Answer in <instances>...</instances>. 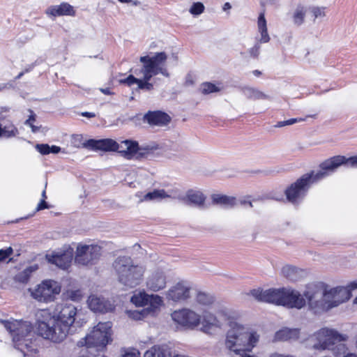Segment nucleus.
<instances>
[{
  "label": "nucleus",
  "instance_id": "f257e3e1",
  "mask_svg": "<svg viewBox=\"0 0 357 357\" xmlns=\"http://www.w3.org/2000/svg\"><path fill=\"white\" fill-rule=\"evenodd\" d=\"M341 165L357 168V155L347 158L335 155L320 163L318 170L303 174L284 190L286 198L293 204H300L305 197L311 185L333 174Z\"/></svg>",
  "mask_w": 357,
  "mask_h": 357
},
{
  "label": "nucleus",
  "instance_id": "f03ea898",
  "mask_svg": "<svg viewBox=\"0 0 357 357\" xmlns=\"http://www.w3.org/2000/svg\"><path fill=\"white\" fill-rule=\"evenodd\" d=\"M77 307L71 303L57 304L52 317L47 321L38 320L36 331L39 335L53 342L63 341L75 323Z\"/></svg>",
  "mask_w": 357,
  "mask_h": 357
},
{
  "label": "nucleus",
  "instance_id": "7ed1b4c3",
  "mask_svg": "<svg viewBox=\"0 0 357 357\" xmlns=\"http://www.w3.org/2000/svg\"><path fill=\"white\" fill-rule=\"evenodd\" d=\"M351 290L349 284L346 287H336L324 291L320 289H310L305 291L310 307L314 313L328 311L347 301L351 297Z\"/></svg>",
  "mask_w": 357,
  "mask_h": 357
},
{
  "label": "nucleus",
  "instance_id": "20e7f679",
  "mask_svg": "<svg viewBox=\"0 0 357 357\" xmlns=\"http://www.w3.org/2000/svg\"><path fill=\"white\" fill-rule=\"evenodd\" d=\"M167 59V55L165 52H157L153 56H143L139 58V61L142 63L141 69L137 72L135 71L137 75H142V79H139L137 88L139 89L151 91L153 89V84L150 83V79L158 74H161L166 77H169L167 69L164 66Z\"/></svg>",
  "mask_w": 357,
  "mask_h": 357
},
{
  "label": "nucleus",
  "instance_id": "39448f33",
  "mask_svg": "<svg viewBox=\"0 0 357 357\" xmlns=\"http://www.w3.org/2000/svg\"><path fill=\"white\" fill-rule=\"evenodd\" d=\"M113 268L119 282L128 288H134L143 280L146 268L135 264L130 257L119 256L113 262Z\"/></svg>",
  "mask_w": 357,
  "mask_h": 357
},
{
  "label": "nucleus",
  "instance_id": "423d86ee",
  "mask_svg": "<svg viewBox=\"0 0 357 357\" xmlns=\"http://www.w3.org/2000/svg\"><path fill=\"white\" fill-rule=\"evenodd\" d=\"M317 343L313 348L317 350L331 349L337 356L341 353L344 354L346 347L342 342L345 338L337 331L328 328H323L314 333Z\"/></svg>",
  "mask_w": 357,
  "mask_h": 357
},
{
  "label": "nucleus",
  "instance_id": "0eeeda50",
  "mask_svg": "<svg viewBox=\"0 0 357 357\" xmlns=\"http://www.w3.org/2000/svg\"><path fill=\"white\" fill-rule=\"evenodd\" d=\"M4 326L11 333L15 347L20 350L26 357V353L21 347L24 345L27 351L31 350L27 343L30 340L29 337L32 335L33 328L31 324L17 320L6 321L4 323Z\"/></svg>",
  "mask_w": 357,
  "mask_h": 357
},
{
  "label": "nucleus",
  "instance_id": "6e6552de",
  "mask_svg": "<svg viewBox=\"0 0 357 357\" xmlns=\"http://www.w3.org/2000/svg\"><path fill=\"white\" fill-rule=\"evenodd\" d=\"M171 317L177 328L185 330H195L200 325L202 319L199 314L188 308L175 310Z\"/></svg>",
  "mask_w": 357,
  "mask_h": 357
},
{
  "label": "nucleus",
  "instance_id": "1a4fd4ad",
  "mask_svg": "<svg viewBox=\"0 0 357 357\" xmlns=\"http://www.w3.org/2000/svg\"><path fill=\"white\" fill-rule=\"evenodd\" d=\"M31 291V296L36 301L43 303H49L54 299V296L61 291V287L54 280H45L37 285Z\"/></svg>",
  "mask_w": 357,
  "mask_h": 357
},
{
  "label": "nucleus",
  "instance_id": "9d476101",
  "mask_svg": "<svg viewBox=\"0 0 357 357\" xmlns=\"http://www.w3.org/2000/svg\"><path fill=\"white\" fill-rule=\"evenodd\" d=\"M126 149H121V154L126 159L147 158L158 149V145L146 144L139 146L136 141L126 139L123 141Z\"/></svg>",
  "mask_w": 357,
  "mask_h": 357
},
{
  "label": "nucleus",
  "instance_id": "9b49d317",
  "mask_svg": "<svg viewBox=\"0 0 357 357\" xmlns=\"http://www.w3.org/2000/svg\"><path fill=\"white\" fill-rule=\"evenodd\" d=\"M101 248L96 245H81L77 247L75 261L81 265L93 264L100 255Z\"/></svg>",
  "mask_w": 357,
  "mask_h": 357
},
{
  "label": "nucleus",
  "instance_id": "f8f14e48",
  "mask_svg": "<svg viewBox=\"0 0 357 357\" xmlns=\"http://www.w3.org/2000/svg\"><path fill=\"white\" fill-rule=\"evenodd\" d=\"M250 295L257 301L282 305L283 288L263 290L260 288L252 289Z\"/></svg>",
  "mask_w": 357,
  "mask_h": 357
},
{
  "label": "nucleus",
  "instance_id": "ddd939ff",
  "mask_svg": "<svg viewBox=\"0 0 357 357\" xmlns=\"http://www.w3.org/2000/svg\"><path fill=\"white\" fill-rule=\"evenodd\" d=\"M85 148L91 150H100L104 151H118L121 153V149H126L123 141L121 144H118L115 140L112 139H89L84 144Z\"/></svg>",
  "mask_w": 357,
  "mask_h": 357
},
{
  "label": "nucleus",
  "instance_id": "4468645a",
  "mask_svg": "<svg viewBox=\"0 0 357 357\" xmlns=\"http://www.w3.org/2000/svg\"><path fill=\"white\" fill-rule=\"evenodd\" d=\"M305 294L301 295L299 291L290 289L283 288L282 305L289 308L301 309L306 304Z\"/></svg>",
  "mask_w": 357,
  "mask_h": 357
},
{
  "label": "nucleus",
  "instance_id": "2eb2a0df",
  "mask_svg": "<svg viewBox=\"0 0 357 357\" xmlns=\"http://www.w3.org/2000/svg\"><path fill=\"white\" fill-rule=\"evenodd\" d=\"M46 257L50 263L55 264L61 269L66 270L71 264L73 257V250L68 248L63 252L47 255Z\"/></svg>",
  "mask_w": 357,
  "mask_h": 357
},
{
  "label": "nucleus",
  "instance_id": "dca6fc26",
  "mask_svg": "<svg viewBox=\"0 0 357 357\" xmlns=\"http://www.w3.org/2000/svg\"><path fill=\"white\" fill-rule=\"evenodd\" d=\"M167 276L165 272L160 268L154 270L146 281L147 288L153 291H158L166 287Z\"/></svg>",
  "mask_w": 357,
  "mask_h": 357
},
{
  "label": "nucleus",
  "instance_id": "f3484780",
  "mask_svg": "<svg viewBox=\"0 0 357 357\" xmlns=\"http://www.w3.org/2000/svg\"><path fill=\"white\" fill-rule=\"evenodd\" d=\"M87 304L92 311L101 313L109 312L114 309V304L109 301L106 300L103 297H98L95 295H91L89 297Z\"/></svg>",
  "mask_w": 357,
  "mask_h": 357
},
{
  "label": "nucleus",
  "instance_id": "a211bd4d",
  "mask_svg": "<svg viewBox=\"0 0 357 357\" xmlns=\"http://www.w3.org/2000/svg\"><path fill=\"white\" fill-rule=\"evenodd\" d=\"M144 122L151 126H164L171 121L170 116L162 111H149L143 117Z\"/></svg>",
  "mask_w": 357,
  "mask_h": 357
},
{
  "label": "nucleus",
  "instance_id": "6ab92c4d",
  "mask_svg": "<svg viewBox=\"0 0 357 357\" xmlns=\"http://www.w3.org/2000/svg\"><path fill=\"white\" fill-rule=\"evenodd\" d=\"M190 288L184 282H178L167 293V298L174 301L186 300L190 296Z\"/></svg>",
  "mask_w": 357,
  "mask_h": 357
},
{
  "label": "nucleus",
  "instance_id": "aec40b11",
  "mask_svg": "<svg viewBox=\"0 0 357 357\" xmlns=\"http://www.w3.org/2000/svg\"><path fill=\"white\" fill-rule=\"evenodd\" d=\"M46 13L53 17L58 16H75V10L74 8L68 3H61L59 5L52 6L49 7Z\"/></svg>",
  "mask_w": 357,
  "mask_h": 357
},
{
  "label": "nucleus",
  "instance_id": "412c9836",
  "mask_svg": "<svg viewBox=\"0 0 357 357\" xmlns=\"http://www.w3.org/2000/svg\"><path fill=\"white\" fill-rule=\"evenodd\" d=\"M201 331L205 333H212L215 328H221L222 321L213 314H205L203 317Z\"/></svg>",
  "mask_w": 357,
  "mask_h": 357
},
{
  "label": "nucleus",
  "instance_id": "4be33fe9",
  "mask_svg": "<svg viewBox=\"0 0 357 357\" xmlns=\"http://www.w3.org/2000/svg\"><path fill=\"white\" fill-rule=\"evenodd\" d=\"M299 334L300 330L298 328H283L275 333L274 340L275 341L297 340Z\"/></svg>",
  "mask_w": 357,
  "mask_h": 357
},
{
  "label": "nucleus",
  "instance_id": "5701e85b",
  "mask_svg": "<svg viewBox=\"0 0 357 357\" xmlns=\"http://www.w3.org/2000/svg\"><path fill=\"white\" fill-rule=\"evenodd\" d=\"M144 357H172L171 349L167 345H155L144 353Z\"/></svg>",
  "mask_w": 357,
  "mask_h": 357
},
{
  "label": "nucleus",
  "instance_id": "b1692460",
  "mask_svg": "<svg viewBox=\"0 0 357 357\" xmlns=\"http://www.w3.org/2000/svg\"><path fill=\"white\" fill-rule=\"evenodd\" d=\"M212 201L213 204L226 208H232L238 205L237 199L231 196L213 195Z\"/></svg>",
  "mask_w": 357,
  "mask_h": 357
},
{
  "label": "nucleus",
  "instance_id": "393cba45",
  "mask_svg": "<svg viewBox=\"0 0 357 357\" xmlns=\"http://www.w3.org/2000/svg\"><path fill=\"white\" fill-rule=\"evenodd\" d=\"M206 197L200 191L189 190L186 195V203L192 204L198 208H202L204 204Z\"/></svg>",
  "mask_w": 357,
  "mask_h": 357
},
{
  "label": "nucleus",
  "instance_id": "a878e982",
  "mask_svg": "<svg viewBox=\"0 0 357 357\" xmlns=\"http://www.w3.org/2000/svg\"><path fill=\"white\" fill-rule=\"evenodd\" d=\"M257 27L258 31L261 34V38H259V43H266L270 40V36L268 33L267 30V23L265 19V15L264 13H261L258 17L257 20Z\"/></svg>",
  "mask_w": 357,
  "mask_h": 357
},
{
  "label": "nucleus",
  "instance_id": "bb28decb",
  "mask_svg": "<svg viewBox=\"0 0 357 357\" xmlns=\"http://www.w3.org/2000/svg\"><path fill=\"white\" fill-rule=\"evenodd\" d=\"M162 304V300L160 296L158 295H149L147 301L146 307L145 310H148V314L151 316H154Z\"/></svg>",
  "mask_w": 357,
  "mask_h": 357
},
{
  "label": "nucleus",
  "instance_id": "cd10ccee",
  "mask_svg": "<svg viewBox=\"0 0 357 357\" xmlns=\"http://www.w3.org/2000/svg\"><path fill=\"white\" fill-rule=\"evenodd\" d=\"M38 266L37 264L29 266L22 271L15 275L14 277V280L16 282H19L20 284H26L30 279L31 275L36 270H38Z\"/></svg>",
  "mask_w": 357,
  "mask_h": 357
},
{
  "label": "nucleus",
  "instance_id": "c85d7f7f",
  "mask_svg": "<svg viewBox=\"0 0 357 357\" xmlns=\"http://www.w3.org/2000/svg\"><path fill=\"white\" fill-rule=\"evenodd\" d=\"M218 315L224 321H228L230 328L231 322H236L235 320L238 317L236 311L228 307H221L218 311Z\"/></svg>",
  "mask_w": 357,
  "mask_h": 357
},
{
  "label": "nucleus",
  "instance_id": "c756f323",
  "mask_svg": "<svg viewBox=\"0 0 357 357\" xmlns=\"http://www.w3.org/2000/svg\"><path fill=\"white\" fill-rule=\"evenodd\" d=\"M243 95L252 100L268 99L269 96L262 91L252 87H245L243 89Z\"/></svg>",
  "mask_w": 357,
  "mask_h": 357
},
{
  "label": "nucleus",
  "instance_id": "7c9ffc66",
  "mask_svg": "<svg viewBox=\"0 0 357 357\" xmlns=\"http://www.w3.org/2000/svg\"><path fill=\"white\" fill-rule=\"evenodd\" d=\"M167 197H170V195H169L165 190H154L153 191L147 192L146 195H144L142 199V201L148 202L153 200H160Z\"/></svg>",
  "mask_w": 357,
  "mask_h": 357
},
{
  "label": "nucleus",
  "instance_id": "2f4dec72",
  "mask_svg": "<svg viewBox=\"0 0 357 357\" xmlns=\"http://www.w3.org/2000/svg\"><path fill=\"white\" fill-rule=\"evenodd\" d=\"M2 135L6 138H10L17 136L19 133L17 128L11 122H8L5 125L1 124Z\"/></svg>",
  "mask_w": 357,
  "mask_h": 357
},
{
  "label": "nucleus",
  "instance_id": "473e14b6",
  "mask_svg": "<svg viewBox=\"0 0 357 357\" xmlns=\"http://www.w3.org/2000/svg\"><path fill=\"white\" fill-rule=\"evenodd\" d=\"M149 295L144 291H140L135 294L130 298V301L136 306H145L147 305V301Z\"/></svg>",
  "mask_w": 357,
  "mask_h": 357
},
{
  "label": "nucleus",
  "instance_id": "72a5a7b5",
  "mask_svg": "<svg viewBox=\"0 0 357 357\" xmlns=\"http://www.w3.org/2000/svg\"><path fill=\"white\" fill-rule=\"evenodd\" d=\"M305 13L306 10L303 6H297L293 15L294 23L298 26L301 25L304 22Z\"/></svg>",
  "mask_w": 357,
  "mask_h": 357
},
{
  "label": "nucleus",
  "instance_id": "f704fd0d",
  "mask_svg": "<svg viewBox=\"0 0 357 357\" xmlns=\"http://www.w3.org/2000/svg\"><path fill=\"white\" fill-rule=\"evenodd\" d=\"M196 301L199 304L202 305L208 306L213 303L214 298L212 296L208 294L199 292L197 294Z\"/></svg>",
  "mask_w": 357,
  "mask_h": 357
},
{
  "label": "nucleus",
  "instance_id": "c9c22d12",
  "mask_svg": "<svg viewBox=\"0 0 357 357\" xmlns=\"http://www.w3.org/2000/svg\"><path fill=\"white\" fill-rule=\"evenodd\" d=\"M148 310L143 308L142 310H128V317L135 320H141L149 316Z\"/></svg>",
  "mask_w": 357,
  "mask_h": 357
},
{
  "label": "nucleus",
  "instance_id": "e433bc0d",
  "mask_svg": "<svg viewBox=\"0 0 357 357\" xmlns=\"http://www.w3.org/2000/svg\"><path fill=\"white\" fill-rule=\"evenodd\" d=\"M220 91V89L218 86L211 82H205L202 85V92L204 94H209Z\"/></svg>",
  "mask_w": 357,
  "mask_h": 357
},
{
  "label": "nucleus",
  "instance_id": "4c0bfd02",
  "mask_svg": "<svg viewBox=\"0 0 357 357\" xmlns=\"http://www.w3.org/2000/svg\"><path fill=\"white\" fill-rule=\"evenodd\" d=\"M66 296L73 301H79L83 298V293L81 289L68 290L66 291Z\"/></svg>",
  "mask_w": 357,
  "mask_h": 357
},
{
  "label": "nucleus",
  "instance_id": "58836bf2",
  "mask_svg": "<svg viewBox=\"0 0 357 357\" xmlns=\"http://www.w3.org/2000/svg\"><path fill=\"white\" fill-rule=\"evenodd\" d=\"M282 273L283 275L290 280H294V273L296 271V268L291 266H286L282 268Z\"/></svg>",
  "mask_w": 357,
  "mask_h": 357
},
{
  "label": "nucleus",
  "instance_id": "ea45409f",
  "mask_svg": "<svg viewBox=\"0 0 357 357\" xmlns=\"http://www.w3.org/2000/svg\"><path fill=\"white\" fill-rule=\"evenodd\" d=\"M204 10V6L201 2L193 3L190 8V13L193 15H199Z\"/></svg>",
  "mask_w": 357,
  "mask_h": 357
},
{
  "label": "nucleus",
  "instance_id": "a19ab883",
  "mask_svg": "<svg viewBox=\"0 0 357 357\" xmlns=\"http://www.w3.org/2000/svg\"><path fill=\"white\" fill-rule=\"evenodd\" d=\"M310 11L314 18H322L326 15L324 8L312 7Z\"/></svg>",
  "mask_w": 357,
  "mask_h": 357
},
{
  "label": "nucleus",
  "instance_id": "79ce46f5",
  "mask_svg": "<svg viewBox=\"0 0 357 357\" xmlns=\"http://www.w3.org/2000/svg\"><path fill=\"white\" fill-rule=\"evenodd\" d=\"M35 148L42 155L50 154V145L47 144H38Z\"/></svg>",
  "mask_w": 357,
  "mask_h": 357
},
{
  "label": "nucleus",
  "instance_id": "37998d69",
  "mask_svg": "<svg viewBox=\"0 0 357 357\" xmlns=\"http://www.w3.org/2000/svg\"><path fill=\"white\" fill-rule=\"evenodd\" d=\"M13 252V250L11 247H8L6 249L0 250V261H3L9 257Z\"/></svg>",
  "mask_w": 357,
  "mask_h": 357
},
{
  "label": "nucleus",
  "instance_id": "c03bdc74",
  "mask_svg": "<svg viewBox=\"0 0 357 357\" xmlns=\"http://www.w3.org/2000/svg\"><path fill=\"white\" fill-rule=\"evenodd\" d=\"M140 79L136 78L134 75H130L128 77L124 79H121V82L123 84H126L128 86H130L135 84L138 85L139 81Z\"/></svg>",
  "mask_w": 357,
  "mask_h": 357
},
{
  "label": "nucleus",
  "instance_id": "a18cd8bd",
  "mask_svg": "<svg viewBox=\"0 0 357 357\" xmlns=\"http://www.w3.org/2000/svg\"><path fill=\"white\" fill-rule=\"evenodd\" d=\"M259 41L252 48H250L248 52L250 56L253 58H257L260 54L261 46L259 44Z\"/></svg>",
  "mask_w": 357,
  "mask_h": 357
},
{
  "label": "nucleus",
  "instance_id": "49530a36",
  "mask_svg": "<svg viewBox=\"0 0 357 357\" xmlns=\"http://www.w3.org/2000/svg\"><path fill=\"white\" fill-rule=\"evenodd\" d=\"M238 205L240 204L243 206H249L250 208H252L253 205L252 201L250 199V196H246L237 199Z\"/></svg>",
  "mask_w": 357,
  "mask_h": 357
},
{
  "label": "nucleus",
  "instance_id": "de8ad7c7",
  "mask_svg": "<svg viewBox=\"0 0 357 357\" xmlns=\"http://www.w3.org/2000/svg\"><path fill=\"white\" fill-rule=\"evenodd\" d=\"M305 120V119H303V118H293V119H290L284 121V123H285V126H291L296 123L304 121Z\"/></svg>",
  "mask_w": 357,
  "mask_h": 357
},
{
  "label": "nucleus",
  "instance_id": "09e8293b",
  "mask_svg": "<svg viewBox=\"0 0 357 357\" xmlns=\"http://www.w3.org/2000/svg\"><path fill=\"white\" fill-rule=\"evenodd\" d=\"M13 87L14 86L12 82L2 83L0 84V91H2L3 90H8Z\"/></svg>",
  "mask_w": 357,
  "mask_h": 357
},
{
  "label": "nucleus",
  "instance_id": "8fccbe9b",
  "mask_svg": "<svg viewBox=\"0 0 357 357\" xmlns=\"http://www.w3.org/2000/svg\"><path fill=\"white\" fill-rule=\"evenodd\" d=\"M48 208H49V206H48L47 203L45 202V200L42 199L40 202V203L38 204L36 210L40 211V210H43V209Z\"/></svg>",
  "mask_w": 357,
  "mask_h": 357
},
{
  "label": "nucleus",
  "instance_id": "3c124183",
  "mask_svg": "<svg viewBox=\"0 0 357 357\" xmlns=\"http://www.w3.org/2000/svg\"><path fill=\"white\" fill-rule=\"evenodd\" d=\"M118 1L123 3H131L133 6H135L140 5V2L137 0H118Z\"/></svg>",
  "mask_w": 357,
  "mask_h": 357
},
{
  "label": "nucleus",
  "instance_id": "603ef678",
  "mask_svg": "<svg viewBox=\"0 0 357 357\" xmlns=\"http://www.w3.org/2000/svg\"><path fill=\"white\" fill-rule=\"evenodd\" d=\"M139 351L134 350L132 351L126 353L123 357H139Z\"/></svg>",
  "mask_w": 357,
  "mask_h": 357
},
{
  "label": "nucleus",
  "instance_id": "864d4df0",
  "mask_svg": "<svg viewBox=\"0 0 357 357\" xmlns=\"http://www.w3.org/2000/svg\"><path fill=\"white\" fill-rule=\"evenodd\" d=\"M60 151L61 148L59 146L55 145L50 146V153H58L60 152Z\"/></svg>",
  "mask_w": 357,
  "mask_h": 357
},
{
  "label": "nucleus",
  "instance_id": "5fc2aeb1",
  "mask_svg": "<svg viewBox=\"0 0 357 357\" xmlns=\"http://www.w3.org/2000/svg\"><path fill=\"white\" fill-rule=\"evenodd\" d=\"M81 115L87 118H93L96 116V114L93 112H82Z\"/></svg>",
  "mask_w": 357,
  "mask_h": 357
},
{
  "label": "nucleus",
  "instance_id": "6e6d98bb",
  "mask_svg": "<svg viewBox=\"0 0 357 357\" xmlns=\"http://www.w3.org/2000/svg\"><path fill=\"white\" fill-rule=\"evenodd\" d=\"M351 290L353 291L354 289H357V280L351 282L349 284H348Z\"/></svg>",
  "mask_w": 357,
  "mask_h": 357
},
{
  "label": "nucleus",
  "instance_id": "4d7b16f0",
  "mask_svg": "<svg viewBox=\"0 0 357 357\" xmlns=\"http://www.w3.org/2000/svg\"><path fill=\"white\" fill-rule=\"evenodd\" d=\"M346 350H347V349H345L344 354L341 353L337 356H339L342 354L343 355L342 357H357V355L355 354H353V353H347V354H346Z\"/></svg>",
  "mask_w": 357,
  "mask_h": 357
},
{
  "label": "nucleus",
  "instance_id": "13d9d810",
  "mask_svg": "<svg viewBox=\"0 0 357 357\" xmlns=\"http://www.w3.org/2000/svg\"><path fill=\"white\" fill-rule=\"evenodd\" d=\"M34 66H35L34 63L29 65L28 66L26 67L24 72L25 73L30 72L31 70H32L33 69Z\"/></svg>",
  "mask_w": 357,
  "mask_h": 357
},
{
  "label": "nucleus",
  "instance_id": "bf43d9fd",
  "mask_svg": "<svg viewBox=\"0 0 357 357\" xmlns=\"http://www.w3.org/2000/svg\"><path fill=\"white\" fill-rule=\"evenodd\" d=\"M100 91H102V93H103L105 95H110V94H112V92H111V91H110V89L109 88L101 89Z\"/></svg>",
  "mask_w": 357,
  "mask_h": 357
},
{
  "label": "nucleus",
  "instance_id": "052dcab7",
  "mask_svg": "<svg viewBox=\"0 0 357 357\" xmlns=\"http://www.w3.org/2000/svg\"><path fill=\"white\" fill-rule=\"evenodd\" d=\"M285 126L284 121H278L275 126V128H282Z\"/></svg>",
  "mask_w": 357,
  "mask_h": 357
},
{
  "label": "nucleus",
  "instance_id": "680f3d73",
  "mask_svg": "<svg viewBox=\"0 0 357 357\" xmlns=\"http://www.w3.org/2000/svg\"><path fill=\"white\" fill-rule=\"evenodd\" d=\"M30 128H31V131H32L33 132H38V131L40 130V127H38V126H34L33 124V125H31V127H30Z\"/></svg>",
  "mask_w": 357,
  "mask_h": 357
},
{
  "label": "nucleus",
  "instance_id": "e2e57ef3",
  "mask_svg": "<svg viewBox=\"0 0 357 357\" xmlns=\"http://www.w3.org/2000/svg\"><path fill=\"white\" fill-rule=\"evenodd\" d=\"M270 357H293V356H284V355L279 354H272L271 356H270Z\"/></svg>",
  "mask_w": 357,
  "mask_h": 357
},
{
  "label": "nucleus",
  "instance_id": "0e129e2a",
  "mask_svg": "<svg viewBox=\"0 0 357 357\" xmlns=\"http://www.w3.org/2000/svg\"><path fill=\"white\" fill-rule=\"evenodd\" d=\"M231 5L229 3L227 2L224 4V6H223V10H228V9H230L231 8Z\"/></svg>",
  "mask_w": 357,
  "mask_h": 357
},
{
  "label": "nucleus",
  "instance_id": "69168bd1",
  "mask_svg": "<svg viewBox=\"0 0 357 357\" xmlns=\"http://www.w3.org/2000/svg\"><path fill=\"white\" fill-rule=\"evenodd\" d=\"M25 74V73L24 71L20 73L16 77H15V79H20Z\"/></svg>",
  "mask_w": 357,
  "mask_h": 357
},
{
  "label": "nucleus",
  "instance_id": "338daca9",
  "mask_svg": "<svg viewBox=\"0 0 357 357\" xmlns=\"http://www.w3.org/2000/svg\"><path fill=\"white\" fill-rule=\"evenodd\" d=\"M24 124L31 127V125H33V122L31 121V119H26L24 122Z\"/></svg>",
  "mask_w": 357,
  "mask_h": 357
},
{
  "label": "nucleus",
  "instance_id": "774afa93",
  "mask_svg": "<svg viewBox=\"0 0 357 357\" xmlns=\"http://www.w3.org/2000/svg\"><path fill=\"white\" fill-rule=\"evenodd\" d=\"M253 75H255V76H259L261 73L258 70H255L253 72H252Z\"/></svg>",
  "mask_w": 357,
  "mask_h": 357
}]
</instances>
